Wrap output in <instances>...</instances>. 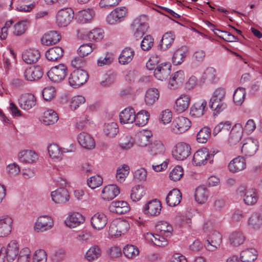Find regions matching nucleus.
Here are the masks:
<instances>
[{
    "mask_svg": "<svg viewBox=\"0 0 262 262\" xmlns=\"http://www.w3.org/2000/svg\"><path fill=\"white\" fill-rule=\"evenodd\" d=\"M130 28L136 39H141L149 29L147 16L142 15L135 18L130 25Z\"/></svg>",
    "mask_w": 262,
    "mask_h": 262,
    "instance_id": "1",
    "label": "nucleus"
},
{
    "mask_svg": "<svg viewBox=\"0 0 262 262\" xmlns=\"http://www.w3.org/2000/svg\"><path fill=\"white\" fill-rule=\"evenodd\" d=\"M225 95L226 91L224 89L220 88L216 89L210 99V108L217 113L224 110L227 107L226 103L223 102Z\"/></svg>",
    "mask_w": 262,
    "mask_h": 262,
    "instance_id": "2",
    "label": "nucleus"
},
{
    "mask_svg": "<svg viewBox=\"0 0 262 262\" xmlns=\"http://www.w3.org/2000/svg\"><path fill=\"white\" fill-rule=\"evenodd\" d=\"M0 249L3 258H6L8 262L14 261L20 252L19 244L14 240L11 241L6 246Z\"/></svg>",
    "mask_w": 262,
    "mask_h": 262,
    "instance_id": "3",
    "label": "nucleus"
},
{
    "mask_svg": "<svg viewBox=\"0 0 262 262\" xmlns=\"http://www.w3.org/2000/svg\"><path fill=\"white\" fill-rule=\"evenodd\" d=\"M89 78L88 73L82 69L74 70L70 75L69 83L73 88H77L85 83Z\"/></svg>",
    "mask_w": 262,
    "mask_h": 262,
    "instance_id": "4",
    "label": "nucleus"
},
{
    "mask_svg": "<svg viewBox=\"0 0 262 262\" xmlns=\"http://www.w3.org/2000/svg\"><path fill=\"white\" fill-rule=\"evenodd\" d=\"M129 225L125 220H116L110 224L108 233L112 237H118L128 230Z\"/></svg>",
    "mask_w": 262,
    "mask_h": 262,
    "instance_id": "5",
    "label": "nucleus"
},
{
    "mask_svg": "<svg viewBox=\"0 0 262 262\" xmlns=\"http://www.w3.org/2000/svg\"><path fill=\"white\" fill-rule=\"evenodd\" d=\"M68 74L67 67L63 64H59L52 67L48 72L49 79L53 82L58 83L62 81Z\"/></svg>",
    "mask_w": 262,
    "mask_h": 262,
    "instance_id": "6",
    "label": "nucleus"
},
{
    "mask_svg": "<svg viewBox=\"0 0 262 262\" xmlns=\"http://www.w3.org/2000/svg\"><path fill=\"white\" fill-rule=\"evenodd\" d=\"M127 12V9L125 7H117L107 15L106 21L110 25L118 24L124 20Z\"/></svg>",
    "mask_w": 262,
    "mask_h": 262,
    "instance_id": "7",
    "label": "nucleus"
},
{
    "mask_svg": "<svg viewBox=\"0 0 262 262\" xmlns=\"http://www.w3.org/2000/svg\"><path fill=\"white\" fill-rule=\"evenodd\" d=\"M54 222L49 215H40L37 217L34 225V230L37 232H43L52 228Z\"/></svg>",
    "mask_w": 262,
    "mask_h": 262,
    "instance_id": "8",
    "label": "nucleus"
},
{
    "mask_svg": "<svg viewBox=\"0 0 262 262\" xmlns=\"http://www.w3.org/2000/svg\"><path fill=\"white\" fill-rule=\"evenodd\" d=\"M190 126V121L187 118L180 116L173 121L170 126V130L174 134H182L187 130Z\"/></svg>",
    "mask_w": 262,
    "mask_h": 262,
    "instance_id": "9",
    "label": "nucleus"
},
{
    "mask_svg": "<svg viewBox=\"0 0 262 262\" xmlns=\"http://www.w3.org/2000/svg\"><path fill=\"white\" fill-rule=\"evenodd\" d=\"M74 17V12L71 8L61 9L56 14V24L59 27H64L70 24Z\"/></svg>",
    "mask_w": 262,
    "mask_h": 262,
    "instance_id": "10",
    "label": "nucleus"
},
{
    "mask_svg": "<svg viewBox=\"0 0 262 262\" xmlns=\"http://www.w3.org/2000/svg\"><path fill=\"white\" fill-rule=\"evenodd\" d=\"M190 146L184 142L177 144L172 150V156L177 160L183 161L190 154Z\"/></svg>",
    "mask_w": 262,
    "mask_h": 262,
    "instance_id": "11",
    "label": "nucleus"
},
{
    "mask_svg": "<svg viewBox=\"0 0 262 262\" xmlns=\"http://www.w3.org/2000/svg\"><path fill=\"white\" fill-rule=\"evenodd\" d=\"M42 75V69L38 66L27 67L24 71V77L28 81L37 80L41 78Z\"/></svg>",
    "mask_w": 262,
    "mask_h": 262,
    "instance_id": "12",
    "label": "nucleus"
},
{
    "mask_svg": "<svg viewBox=\"0 0 262 262\" xmlns=\"http://www.w3.org/2000/svg\"><path fill=\"white\" fill-rule=\"evenodd\" d=\"M222 240V235L217 231H213L208 235L205 247L208 251H213L220 247Z\"/></svg>",
    "mask_w": 262,
    "mask_h": 262,
    "instance_id": "13",
    "label": "nucleus"
},
{
    "mask_svg": "<svg viewBox=\"0 0 262 262\" xmlns=\"http://www.w3.org/2000/svg\"><path fill=\"white\" fill-rule=\"evenodd\" d=\"M208 155V150L207 148H202L198 150L193 155V161L197 166L206 164L208 162L212 163L211 156Z\"/></svg>",
    "mask_w": 262,
    "mask_h": 262,
    "instance_id": "14",
    "label": "nucleus"
},
{
    "mask_svg": "<svg viewBox=\"0 0 262 262\" xmlns=\"http://www.w3.org/2000/svg\"><path fill=\"white\" fill-rule=\"evenodd\" d=\"M161 204L157 199L147 202L143 207V213L148 216H157L161 211Z\"/></svg>",
    "mask_w": 262,
    "mask_h": 262,
    "instance_id": "15",
    "label": "nucleus"
},
{
    "mask_svg": "<svg viewBox=\"0 0 262 262\" xmlns=\"http://www.w3.org/2000/svg\"><path fill=\"white\" fill-rule=\"evenodd\" d=\"M52 200L57 204H63L70 200L68 190L64 188H59L51 193Z\"/></svg>",
    "mask_w": 262,
    "mask_h": 262,
    "instance_id": "16",
    "label": "nucleus"
},
{
    "mask_svg": "<svg viewBox=\"0 0 262 262\" xmlns=\"http://www.w3.org/2000/svg\"><path fill=\"white\" fill-rule=\"evenodd\" d=\"M258 147V142L252 138L247 139L242 147V153L246 157H251L255 155Z\"/></svg>",
    "mask_w": 262,
    "mask_h": 262,
    "instance_id": "17",
    "label": "nucleus"
},
{
    "mask_svg": "<svg viewBox=\"0 0 262 262\" xmlns=\"http://www.w3.org/2000/svg\"><path fill=\"white\" fill-rule=\"evenodd\" d=\"M171 73V66L168 63H163L156 67L154 76L159 80L166 79Z\"/></svg>",
    "mask_w": 262,
    "mask_h": 262,
    "instance_id": "18",
    "label": "nucleus"
},
{
    "mask_svg": "<svg viewBox=\"0 0 262 262\" xmlns=\"http://www.w3.org/2000/svg\"><path fill=\"white\" fill-rule=\"evenodd\" d=\"M77 140L80 146L85 149H92L95 146V141L94 138L86 132L80 133L77 136Z\"/></svg>",
    "mask_w": 262,
    "mask_h": 262,
    "instance_id": "19",
    "label": "nucleus"
},
{
    "mask_svg": "<svg viewBox=\"0 0 262 262\" xmlns=\"http://www.w3.org/2000/svg\"><path fill=\"white\" fill-rule=\"evenodd\" d=\"M247 225L252 230H260L262 228V214L258 212L252 213L247 220Z\"/></svg>",
    "mask_w": 262,
    "mask_h": 262,
    "instance_id": "20",
    "label": "nucleus"
},
{
    "mask_svg": "<svg viewBox=\"0 0 262 262\" xmlns=\"http://www.w3.org/2000/svg\"><path fill=\"white\" fill-rule=\"evenodd\" d=\"M190 97L186 94H182L175 102L174 108L178 113H182L188 109L190 103Z\"/></svg>",
    "mask_w": 262,
    "mask_h": 262,
    "instance_id": "21",
    "label": "nucleus"
},
{
    "mask_svg": "<svg viewBox=\"0 0 262 262\" xmlns=\"http://www.w3.org/2000/svg\"><path fill=\"white\" fill-rule=\"evenodd\" d=\"M207 109V101L205 100H202L191 106L190 114L193 117H200L204 115Z\"/></svg>",
    "mask_w": 262,
    "mask_h": 262,
    "instance_id": "22",
    "label": "nucleus"
},
{
    "mask_svg": "<svg viewBox=\"0 0 262 262\" xmlns=\"http://www.w3.org/2000/svg\"><path fill=\"white\" fill-rule=\"evenodd\" d=\"M36 99L34 95L27 93L23 95L19 100L20 107L25 110H29L36 105Z\"/></svg>",
    "mask_w": 262,
    "mask_h": 262,
    "instance_id": "23",
    "label": "nucleus"
},
{
    "mask_svg": "<svg viewBox=\"0 0 262 262\" xmlns=\"http://www.w3.org/2000/svg\"><path fill=\"white\" fill-rule=\"evenodd\" d=\"M185 74L183 71L180 70L175 72L168 82V89L175 90L182 84L185 80Z\"/></svg>",
    "mask_w": 262,
    "mask_h": 262,
    "instance_id": "24",
    "label": "nucleus"
},
{
    "mask_svg": "<svg viewBox=\"0 0 262 262\" xmlns=\"http://www.w3.org/2000/svg\"><path fill=\"white\" fill-rule=\"evenodd\" d=\"M13 220L9 216H3L0 217V237L8 235L12 229Z\"/></svg>",
    "mask_w": 262,
    "mask_h": 262,
    "instance_id": "25",
    "label": "nucleus"
},
{
    "mask_svg": "<svg viewBox=\"0 0 262 262\" xmlns=\"http://www.w3.org/2000/svg\"><path fill=\"white\" fill-rule=\"evenodd\" d=\"M120 193L119 188L115 185L105 186L102 190V198L105 201L114 199Z\"/></svg>",
    "mask_w": 262,
    "mask_h": 262,
    "instance_id": "26",
    "label": "nucleus"
},
{
    "mask_svg": "<svg viewBox=\"0 0 262 262\" xmlns=\"http://www.w3.org/2000/svg\"><path fill=\"white\" fill-rule=\"evenodd\" d=\"M246 166L245 159L239 156L230 162L228 164V169L232 173H236L245 169Z\"/></svg>",
    "mask_w": 262,
    "mask_h": 262,
    "instance_id": "27",
    "label": "nucleus"
},
{
    "mask_svg": "<svg viewBox=\"0 0 262 262\" xmlns=\"http://www.w3.org/2000/svg\"><path fill=\"white\" fill-rule=\"evenodd\" d=\"M107 223V218L103 213L97 212L91 218V224L97 230L103 229Z\"/></svg>",
    "mask_w": 262,
    "mask_h": 262,
    "instance_id": "28",
    "label": "nucleus"
},
{
    "mask_svg": "<svg viewBox=\"0 0 262 262\" xmlns=\"http://www.w3.org/2000/svg\"><path fill=\"white\" fill-rule=\"evenodd\" d=\"M61 35L56 31H51L45 34L41 39V43L45 46H51L58 42Z\"/></svg>",
    "mask_w": 262,
    "mask_h": 262,
    "instance_id": "29",
    "label": "nucleus"
},
{
    "mask_svg": "<svg viewBox=\"0 0 262 262\" xmlns=\"http://www.w3.org/2000/svg\"><path fill=\"white\" fill-rule=\"evenodd\" d=\"M121 124L132 123L135 120V112L133 108L128 107L121 112L119 115Z\"/></svg>",
    "mask_w": 262,
    "mask_h": 262,
    "instance_id": "30",
    "label": "nucleus"
},
{
    "mask_svg": "<svg viewBox=\"0 0 262 262\" xmlns=\"http://www.w3.org/2000/svg\"><path fill=\"white\" fill-rule=\"evenodd\" d=\"M109 209L113 212L124 214L129 210L130 208L126 202L118 201L112 202L109 206Z\"/></svg>",
    "mask_w": 262,
    "mask_h": 262,
    "instance_id": "31",
    "label": "nucleus"
},
{
    "mask_svg": "<svg viewBox=\"0 0 262 262\" xmlns=\"http://www.w3.org/2000/svg\"><path fill=\"white\" fill-rule=\"evenodd\" d=\"M84 221V217L78 212H73L69 214L65 220V224L71 228H75Z\"/></svg>",
    "mask_w": 262,
    "mask_h": 262,
    "instance_id": "32",
    "label": "nucleus"
},
{
    "mask_svg": "<svg viewBox=\"0 0 262 262\" xmlns=\"http://www.w3.org/2000/svg\"><path fill=\"white\" fill-rule=\"evenodd\" d=\"M200 81L202 83H214L218 81L216 72L212 67L207 68L204 72Z\"/></svg>",
    "mask_w": 262,
    "mask_h": 262,
    "instance_id": "33",
    "label": "nucleus"
},
{
    "mask_svg": "<svg viewBox=\"0 0 262 262\" xmlns=\"http://www.w3.org/2000/svg\"><path fill=\"white\" fill-rule=\"evenodd\" d=\"M257 256V251L254 248H250L241 252L239 259L242 262H254Z\"/></svg>",
    "mask_w": 262,
    "mask_h": 262,
    "instance_id": "34",
    "label": "nucleus"
},
{
    "mask_svg": "<svg viewBox=\"0 0 262 262\" xmlns=\"http://www.w3.org/2000/svg\"><path fill=\"white\" fill-rule=\"evenodd\" d=\"M182 194L180 191L174 188L169 192L166 198V201L168 206L174 207L180 204Z\"/></svg>",
    "mask_w": 262,
    "mask_h": 262,
    "instance_id": "35",
    "label": "nucleus"
},
{
    "mask_svg": "<svg viewBox=\"0 0 262 262\" xmlns=\"http://www.w3.org/2000/svg\"><path fill=\"white\" fill-rule=\"evenodd\" d=\"M95 15L94 11L91 9H83L78 12L76 15V19L81 24L90 22Z\"/></svg>",
    "mask_w": 262,
    "mask_h": 262,
    "instance_id": "36",
    "label": "nucleus"
},
{
    "mask_svg": "<svg viewBox=\"0 0 262 262\" xmlns=\"http://www.w3.org/2000/svg\"><path fill=\"white\" fill-rule=\"evenodd\" d=\"M145 237L146 241L157 246L164 247L168 244L167 239L162 235L148 232L145 235Z\"/></svg>",
    "mask_w": 262,
    "mask_h": 262,
    "instance_id": "37",
    "label": "nucleus"
},
{
    "mask_svg": "<svg viewBox=\"0 0 262 262\" xmlns=\"http://www.w3.org/2000/svg\"><path fill=\"white\" fill-rule=\"evenodd\" d=\"M40 57L39 52L35 49L27 50L22 54L23 60L28 64H31L37 62Z\"/></svg>",
    "mask_w": 262,
    "mask_h": 262,
    "instance_id": "38",
    "label": "nucleus"
},
{
    "mask_svg": "<svg viewBox=\"0 0 262 262\" xmlns=\"http://www.w3.org/2000/svg\"><path fill=\"white\" fill-rule=\"evenodd\" d=\"M18 157L20 161L25 163H34L38 159L37 154L31 150H25L20 152Z\"/></svg>",
    "mask_w": 262,
    "mask_h": 262,
    "instance_id": "39",
    "label": "nucleus"
},
{
    "mask_svg": "<svg viewBox=\"0 0 262 262\" xmlns=\"http://www.w3.org/2000/svg\"><path fill=\"white\" fill-rule=\"evenodd\" d=\"M245 240L246 236L241 231H233L230 233L229 236L230 244L234 247L243 245Z\"/></svg>",
    "mask_w": 262,
    "mask_h": 262,
    "instance_id": "40",
    "label": "nucleus"
},
{
    "mask_svg": "<svg viewBox=\"0 0 262 262\" xmlns=\"http://www.w3.org/2000/svg\"><path fill=\"white\" fill-rule=\"evenodd\" d=\"M134 55V50L130 47H126L119 56V62L122 65L127 64L132 61Z\"/></svg>",
    "mask_w": 262,
    "mask_h": 262,
    "instance_id": "41",
    "label": "nucleus"
},
{
    "mask_svg": "<svg viewBox=\"0 0 262 262\" xmlns=\"http://www.w3.org/2000/svg\"><path fill=\"white\" fill-rule=\"evenodd\" d=\"M244 202L247 205L253 206L258 200V194L255 189L250 188L245 193L244 195Z\"/></svg>",
    "mask_w": 262,
    "mask_h": 262,
    "instance_id": "42",
    "label": "nucleus"
},
{
    "mask_svg": "<svg viewBox=\"0 0 262 262\" xmlns=\"http://www.w3.org/2000/svg\"><path fill=\"white\" fill-rule=\"evenodd\" d=\"M160 97V93L157 89L150 88L148 89L145 95V102L146 105L150 106L153 105Z\"/></svg>",
    "mask_w": 262,
    "mask_h": 262,
    "instance_id": "43",
    "label": "nucleus"
},
{
    "mask_svg": "<svg viewBox=\"0 0 262 262\" xmlns=\"http://www.w3.org/2000/svg\"><path fill=\"white\" fill-rule=\"evenodd\" d=\"M48 152L50 157L54 160L60 161L62 158L63 153L69 151L62 150L56 144H51L48 146Z\"/></svg>",
    "mask_w": 262,
    "mask_h": 262,
    "instance_id": "44",
    "label": "nucleus"
},
{
    "mask_svg": "<svg viewBox=\"0 0 262 262\" xmlns=\"http://www.w3.org/2000/svg\"><path fill=\"white\" fill-rule=\"evenodd\" d=\"M63 55V50L59 46L49 49L46 53L47 58L50 61H55L60 58Z\"/></svg>",
    "mask_w": 262,
    "mask_h": 262,
    "instance_id": "45",
    "label": "nucleus"
},
{
    "mask_svg": "<svg viewBox=\"0 0 262 262\" xmlns=\"http://www.w3.org/2000/svg\"><path fill=\"white\" fill-rule=\"evenodd\" d=\"M187 56V50L184 47L178 49L173 53L172 63L175 66L182 64Z\"/></svg>",
    "mask_w": 262,
    "mask_h": 262,
    "instance_id": "46",
    "label": "nucleus"
},
{
    "mask_svg": "<svg viewBox=\"0 0 262 262\" xmlns=\"http://www.w3.org/2000/svg\"><path fill=\"white\" fill-rule=\"evenodd\" d=\"M58 120L57 114L52 110L45 112L42 117V123L46 125L55 124Z\"/></svg>",
    "mask_w": 262,
    "mask_h": 262,
    "instance_id": "47",
    "label": "nucleus"
},
{
    "mask_svg": "<svg viewBox=\"0 0 262 262\" xmlns=\"http://www.w3.org/2000/svg\"><path fill=\"white\" fill-rule=\"evenodd\" d=\"M165 151V146L160 140H155L150 144L149 152L151 155H163Z\"/></svg>",
    "mask_w": 262,
    "mask_h": 262,
    "instance_id": "48",
    "label": "nucleus"
},
{
    "mask_svg": "<svg viewBox=\"0 0 262 262\" xmlns=\"http://www.w3.org/2000/svg\"><path fill=\"white\" fill-rule=\"evenodd\" d=\"M118 132V126L116 123L112 122L104 124L103 127V133L108 138H114L117 135Z\"/></svg>",
    "mask_w": 262,
    "mask_h": 262,
    "instance_id": "49",
    "label": "nucleus"
},
{
    "mask_svg": "<svg viewBox=\"0 0 262 262\" xmlns=\"http://www.w3.org/2000/svg\"><path fill=\"white\" fill-rule=\"evenodd\" d=\"M156 230L160 232L161 235L165 237H169L172 235L173 228L172 226L166 222L161 221L156 226Z\"/></svg>",
    "mask_w": 262,
    "mask_h": 262,
    "instance_id": "50",
    "label": "nucleus"
},
{
    "mask_svg": "<svg viewBox=\"0 0 262 262\" xmlns=\"http://www.w3.org/2000/svg\"><path fill=\"white\" fill-rule=\"evenodd\" d=\"M29 25V21L27 20H20L13 27L12 33L15 36H20L25 33Z\"/></svg>",
    "mask_w": 262,
    "mask_h": 262,
    "instance_id": "51",
    "label": "nucleus"
},
{
    "mask_svg": "<svg viewBox=\"0 0 262 262\" xmlns=\"http://www.w3.org/2000/svg\"><path fill=\"white\" fill-rule=\"evenodd\" d=\"M174 35L171 32L165 33L161 40L159 47L161 50H165L169 48L174 39Z\"/></svg>",
    "mask_w": 262,
    "mask_h": 262,
    "instance_id": "52",
    "label": "nucleus"
},
{
    "mask_svg": "<svg viewBox=\"0 0 262 262\" xmlns=\"http://www.w3.org/2000/svg\"><path fill=\"white\" fill-rule=\"evenodd\" d=\"M149 113L145 110H141L135 115V120L134 122L138 126H143L146 125L149 118Z\"/></svg>",
    "mask_w": 262,
    "mask_h": 262,
    "instance_id": "53",
    "label": "nucleus"
},
{
    "mask_svg": "<svg viewBox=\"0 0 262 262\" xmlns=\"http://www.w3.org/2000/svg\"><path fill=\"white\" fill-rule=\"evenodd\" d=\"M134 144V139L131 136L126 135L121 137L119 146L121 149L127 150L132 148Z\"/></svg>",
    "mask_w": 262,
    "mask_h": 262,
    "instance_id": "54",
    "label": "nucleus"
},
{
    "mask_svg": "<svg viewBox=\"0 0 262 262\" xmlns=\"http://www.w3.org/2000/svg\"><path fill=\"white\" fill-rule=\"evenodd\" d=\"M195 201L200 203L203 204L207 200L208 191L207 189L203 186H199L195 189Z\"/></svg>",
    "mask_w": 262,
    "mask_h": 262,
    "instance_id": "55",
    "label": "nucleus"
},
{
    "mask_svg": "<svg viewBox=\"0 0 262 262\" xmlns=\"http://www.w3.org/2000/svg\"><path fill=\"white\" fill-rule=\"evenodd\" d=\"M101 250L98 246H93L89 248L85 253V257L89 261H92L100 257Z\"/></svg>",
    "mask_w": 262,
    "mask_h": 262,
    "instance_id": "56",
    "label": "nucleus"
},
{
    "mask_svg": "<svg viewBox=\"0 0 262 262\" xmlns=\"http://www.w3.org/2000/svg\"><path fill=\"white\" fill-rule=\"evenodd\" d=\"M145 194V188L141 185H136L132 188L130 198L134 202H137L141 199V198Z\"/></svg>",
    "mask_w": 262,
    "mask_h": 262,
    "instance_id": "57",
    "label": "nucleus"
},
{
    "mask_svg": "<svg viewBox=\"0 0 262 262\" xmlns=\"http://www.w3.org/2000/svg\"><path fill=\"white\" fill-rule=\"evenodd\" d=\"M151 136V134L147 130H143L139 133L137 135V143L139 146L144 147L146 146Z\"/></svg>",
    "mask_w": 262,
    "mask_h": 262,
    "instance_id": "58",
    "label": "nucleus"
},
{
    "mask_svg": "<svg viewBox=\"0 0 262 262\" xmlns=\"http://www.w3.org/2000/svg\"><path fill=\"white\" fill-rule=\"evenodd\" d=\"M129 172V167L126 164H123L119 167L116 171V177L117 180L122 183L124 182Z\"/></svg>",
    "mask_w": 262,
    "mask_h": 262,
    "instance_id": "59",
    "label": "nucleus"
},
{
    "mask_svg": "<svg viewBox=\"0 0 262 262\" xmlns=\"http://www.w3.org/2000/svg\"><path fill=\"white\" fill-rule=\"evenodd\" d=\"M123 251L125 256L127 258L130 259L135 258L139 253L138 248L133 245L125 246L123 248Z\"/></svg>",
    "mask_w": 262,
    "mask_h": 262,
    "instance_id": "60",
    "label": "nucleus"
},
{
    "mask_svg": "<svg viewBox=\"0 0 262 262\" xmlns=\"http://www.w3.org/2000/svg\"><path fill=\"white\" fill-rule=\"evenodd\" d=\"M245 94L246 91L243 88L239 87L234 91L233 99L236 105H241L243 103Z\"/></svg>",
    "mask_w": 262,
    "mask_h": 262,
    "instance_id": "61",
    "label": "nucleus"
},
{
    "mask_svg": "<svg viewBox=\"0 0 262 262\" xmlns=\"http://www.w3.org/2000/svg\"><path fill=\"white\" fill-rule=\"evenodd\" d=\"M211 135V130L207 127L202 128L198 133L196 135V140L199 143H205Z\"/></svg>",
    "mask_w": 262,
    "mask_h": 262,
    "instance_id": "62",
    "label": "nucleus"
},
{
    "mask_svg": "<svg viewBox=\"0 0 262 262\" xmlns=\"http://www.w3.org/2000/svg\"><path fill=\"white\" fill-rule=\"evenodd\" d=\"M31 250L25 247L20 250L17 257V262H30L31 259Z\"/></svg>",
    "mask_w": 262,
    "mask_h": 262,
    "instance_id": "63",
    "label": "nucleus"
},
{
    "mask_svg": "<svg viewBox=\"0 0 262 262\" xmlns=\"http://www.w3.org/2000/svg\"><path fill=\"white\" fill-rule=\"evenodd\" d=\"M47 254L46 251L42 249L35 251L33 255L32 262H47Z\"/></svg>",
    "mask_w": 262,
    "mask_h": 262,
    "instance_id": "64",
    "label": "nucleus"
}]
</instances>
